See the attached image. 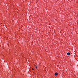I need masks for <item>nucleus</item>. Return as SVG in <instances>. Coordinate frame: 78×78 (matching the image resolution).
Instances as JSON below:
<instances>
[{
    "label": "nucleus",
    "mask_w": 78,
    "mask_h": 78,
    "mask_svg": "<svg viewBox=\"0 0 78 78\" xmlns=\"http://www.w3.org/2000/svg\"><path fill=\"white\" fill-rule=\"evenodd\" d=\"M32 70H34V69L32 68Z\"/></svg>",
    "instance_id": "obj_4"
},
{
    "label": "nucleus",
    "mask_w": 78,
    "mask_h": 78,
    "mask_svg": "<svg viewBox=\"0 0 78 78\" xmlns=\"http://www.w3.org/2000/svg\"><path fill=\"white\" fill-rule=\"evenodd\" d=\"M36 66V69H37V66Z\"/></svg>",
    "instance_id": "obj_3"
},
{
    "label": "nucleus",
    "mask_w": 78,
    "mask_h": 78,
    "mask_svg": "<svg viewBox=\"0 0 78 78\" xmlns=\"http://www.w3.org/2000/svg\"><path fill=\"white\" fill-rule=\"evenodd\" d=\"M67 55H70V54L69 52H68L67 53Z\"/></svg>",
    "instance_id": "obj_2"
},
{
    "label": "nucleus",
    "mask_w": 78,
    "mask_h": 78,
    "mask_svg": "<svg viewBox=\"0 0 78 78\" xmlns=\"http://www.w3.org/2000/svg\"><path fill=\"white\" fill-rule=\"evenodd\" d=\"M58 74V73H55V76H56V75H57Z\"/></svg>",
    "instance_id": "obj_1"
}]
</instances>
